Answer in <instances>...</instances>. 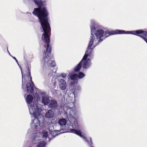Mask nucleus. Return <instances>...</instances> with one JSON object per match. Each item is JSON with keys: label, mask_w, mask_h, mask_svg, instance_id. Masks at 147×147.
<instances>
[{"label": "nucleus", "mask_w": 147, "mask_h": 147, "mask_svg": "<svg viewBox=\"0 0 147 147\" xmlns=\"http://www.w3.org/2000/svg\"><path fill=\"white\" fill-rule=\"evenodd\" d=\"M41 28V30L43 33L42 34V38L45 43V48L46 51H44L43 54V58L41 61V65L43 67L42 73L46 72L50 69V67H53L55 65V62L51 60L50 58L51 46H49L50 35L51 34V29L48 19H39Z\"/></svg>", "instance_id": "1"}, {"label": "nucleus", "mask_w": 147, "mask_h": 147, "mask_svg": "<svg viewBox=\"0 0 147 147\" xmlns=\"http://www.w3.org/2000/svg\"><path fill=\"white\" fill-rule=\"evenodd\" d=\"M73 107L67 108V111L69 112L68 116L69 120L71 125H69L67 123L66 120L64 119L59 120L58 123L61 125V130H65V131L75 133L84 139L85 141L88 142L86 137L82 135L81 130L79 129L77 122V116L76 115V107L73 102L72 103Z\"/></svg>", "instance_id": "2"}, {"label": "nucleus", "mask_w": 147, "mask_h": 147, "mask_svg": "<svg viewBox=\"0 0 147 147\" xmlns=\"http://www.w3.org/2000/svg\"><path fill=\"white\" fill-rule=\"evenodd\" d=\"M98 24L93 20L91 21L90 28L91 34L90 41L92 40L95 45H98L100 41H102L110 35L117 34H125V31L123 30H116L110 31L106 30L98 29Z\"/></svg>", "instance_id": "3"}, {"label": "nucleus", "mask_w": 147, "mask_h": 147, "mask_svg": "<svg viewBox=\"0 0 147 147\" xmlns=\"http://www.w3.org/2000/svg\"><path fill=\"white\" fill-rule=\"evenodd\" d=\"M33 99L32 96L28 95L27 96L26 100L28 104L30 113L34 116V118L31 123V126L33 128L37 129L43 126L45 119L42 115L40 113L41 110V108L38 107L36 102H32Z\"/></svg>", "instance_id": "4"}, {"label": "nucleus", "mask_w": 147, "mask_h": 147, "mask_svg": "<svg viewBox=\"0 0 147 147\" xmlns=\"http://www.w3.org/2000/svg\"><path fill=\"white\" fill-rule=\"evenodd\" d=\"M38 7L34 8L32 13L38 18H48L49 13L46 7L43 6L42 0H34Z\"/></svg>", "instance_id": "5"}, {"label": "nucleus", "mask_w": 147, "mask_h": 147, "mask_svg": "<svg viewBox=\"0 0 147 147\" xmlns=\"http://www.w3.org/2000/svg\"><path fill=\"white\" fill-rule=\"evenodd\" d=\"M21 73L22 76V87L23 88V85L27 81H30L31 82H28L27 83L26 85V87L27 89V92L28 93H33L34 89H33L34 86L33 82L32 81V78L30 76V72L29 69H27V72L26 74L23 75L22 74V70H21Z\"/></svg>", "instance_id": "6"}, {"label": "nucleus", "mask_w": 147, "mask_h": 147, "mask_svg": "<svg viewBox=\"0 0 147 147\" xmlns=\"http://www.w3.org/2000/svg\"><path fill=\"white\" fill-rule=\"evenodd\" d=\"M91 59L89 58H88L86 57V56H84L82 60L74 68V70L75 72L78 71L81 68L82 66L84 69L88 68L91 66Z\"/></svg>", "instance_id": "7"}, {"label": "nucleus", "mask_w": 147, "mask_h": 147, "mask_svg": "<svg viewBox=\"0 0 147 147\" xmlns=\"http://www.w3.org/2000/svg\"><path fill=\"white\" fill-rule=\"evenodd\" d=\"M125 34H130L137 35L142 38L147 43V31H144L141 30L132 31H125Z\"/></svg>", "instance_id": "8"}, {"label": "nucleus", "mask_w": 147, "mask_h": 147, "mask_svg": "<svg viewBox=\"0 0 147 147\" xmlns=\"http://www.w3.org/2000/svg\"><path fill=\"white\" fill-rule=\"evenodd\" d=\"M92 40L90 41L89 44L88 45L87 51L86 52L85 55L84 56H86V57L88 58V56L89 57L92 55V51L94 47L97 45H95L93 42H92Z\"/></svg>", "instance_id": "9"}, {"label": "nucleus", "mask_w": 147, "mask_h": 147, "mask_svg": "<svg viewBox=\"0 0 147 147\" xmlns=\"http://www.w3.org/2000/svg\"><path fill=\"white\" fill-rule=\"evenodd\" d=\"M41 102L44 105H47L49 103L50 100L49 95L46 94V93L44 92L41 93Z\"/></svg>", "instance_id": "10"}, {"label": "nucleus", "mask_w": 147, "mask_h": 147, "mask_svg": "<svg viewBox=\"0 0 147 147\" xmlns=\"http://www.w3.org/2000/svg\"><path fill=\"white\" fill-rule=\"evenodd\" d=\"M49 128V130L51 131V134L54 137H55L58 134H60L61 133L64 132L63 131L61 132V130H55L54 127L52 124H50Z\"/></svg>", "instance_id": "11"}, {"label": "nucleus", "mask_w": 147, "mask_h": 147, "mask_svg": "<svg viewBox=\"0 0 147 147\" xmlns=\"http://www.w3.org/2000/svg\"><path fill=\"white\" fill-rule=\"evenodd\" d=\"M49 107L52 109H57L58 105L57 101L55 100H52L49 102Z\"/></svg>", "instance_id": "12"}, {"label": "nucleus", "mask_w": 147, "mask_h": 147, "mask_svg": "<svg viewBox=\"0 0 147 147\" xmlns=\"http://www.w3.org/2000/svg\"><path fill=\"white\" fill-rule=\"evenodd\" d=\"M59 86L61 90H65L66 88V83L64 80L61 79L59 82Z\"/></svg>", "instance_id": "13"}, {"label": "nucleus", "mask_w": 147, "mask_h": 147, "mask_svg": "<svg viewBox=\"0 0 147 147\" xmlns=\"http://www.w3.org/2000/svg\"><path fill=\"white\" fill-rule=\"evenodd\" d=\"M53 111L51 110H49L46 113L45 116L47 118H52L54 116Z\"/></svg>", "instance_id": "14"}, {"label": "nucleus", "mask_w": 147, "mask_h": 147, "mask_svg": "<svg viewBox=\"0 0 147 147\" xmlns=\"http://www.w3.org/2000/svg\"><path fill=\"white\" fill-rule=\"evenodd\" d=\"M71 79L72 80H75L73 82H72L71 83V85H73L74 84L76 83V81L75 80L78 79V75L76 74H74L70 76Z\"/></svg>", "instance_id": "15"}, {"label": "nucleus", "mask_w": 147, "mask_h": 147, "mask_svg": "<svg viewBox=\"0 0 147 147\" xmlns=\"http://www.w3.org/2000/svg\"><path fill=\"white\" fill-rule=\"evenodd\" d=\"M42 134L43 140L46 141H48L49 140V138L48 137V132L46 130H44L42 132Z\"/></svg>", "instance_id": "16"}, {"label": "nucleus", "mask_w": 147, "mask_h": 147, "mask_svg": "<svg viewBox=\"0 0 147 147\" xmlns=\"http://www.w3.org/2000/svg\"><path fill=\"white\" fill-rule=\"evenodd\" d=\"M38 134L36 136H35L33 140V142L35 144L38 143L40 142L41 141V139L40 138V137L39 136H38Z\"/></svg>", "instance_id": "17"}, {"label": "nucleus", "mask_w": 147, "mask_h": 147, "mask_svg": "<svg viewBox=\"0 0 147 147\" xmlns=\"http://www.w3.org/2000/svg\"><path fill=\"white\" fill-rule=\"evenodd\" d=\"M47 144L46 142L45 141H40L37 145L36 147H45Z\"/></svg>", "instance_id": "18"}, {"label": "nucleus", "mask_w": 147, "mask_h": 147, "mask_svg": "<svg viewBox=\"0 0 147 147\" xmlns=\"http://www.w3.org/2000/svg\"><path fill=\"white\" fill-rule=\"evenodd\" d=\"M85 76V74L82 72H80L79 73L78 75V77L79 79H81L83 78Z\"/></svg>", "instance_id": "19"}, {"label": "nucleus", "mask_w": 147, "mask_h": 147, "mask_svg": "<svg viewBox=\"0 0 147 147\" xmlns=\"http://www.w3.org/2000/svg\"><path fill=\"white\" fill-rule=\"evenodd\" d=\"M81 90L80 86L79 85L76 86L74 89V91L76 92L80 91Z\"/></svg>", "instance_id": "20"}, {"label": "nucleus", "mask_w": 147, "mask_h": 147, "mask_svg": "<svg viewBox=\"0 0 147 147\" xmlns=\"http://www.w3.org/2000/svg\"><path fill=\"white\" fill-rule=\"evenodd\" d=\"M34 97L36 99H37V100H39L40 99V98L38 94L36 93H35V94L34 95Z\"/></svg>", "instance_id": "21"}, {"label": "nucleus", "mask_w": 147, "mask_h": 147, "mask_svg": "<svg viewBox=\"0 0 147 147\" xmlns=\"http://www.w3.org/2000/svg\"><path fill=\"white\" fill-rule=\"evenodd\" d=\"M67 75L66 74L62 73L61 74V76L63 78H65L67 76Z\"/></svg>", "instance_id": "22"}, {"label": "nucleus", "mask_w": 147, "mask_h": 147, "mask_svg": "<svg viewBox=\"0 0 147 147\" xmlns=\"http://www.w3.org/2000/svg\"><path fill=\"white\" fill-rule=\"evenodd\" d=\"M90 140L91 144H90V146H91L93 145V144H92V138L91 137L90 138Z\"/></svg>", "instance_id": "23"}, {"label": "nucleus", "mask_w": 147, "mask_h": 147, "mask_svg": "<svg viewBox=\"0 0 147 147\" xmlns=\"http://www.w3.org/2000/svg\"><path fill=\"white\" fill-rule=\"evenodd\" d=\"M30 129L28 130V132L27 133V135H30L31 134H30Z\"/></svg>", "instance_id": "24"}, {"label": "nucleus", "mask_w": 147, "mask_h": 147, "mask_svg": "<svg viewBox=\"0 0 147 147\" xmlns=\"http://www.w3.org/2000/svg\"><path fill=\"white\" fill-rule=\"evenodd\" d=\"M53 71H51V72L49 73L48 75L49 76H51L53 74Z\"/></svg>", "instance_id": "25"}, {"label": "nucleus", "mask_w": 147, "mask_h": 147, "mask_svg": "<svg viewBox=\"0 0 147 147\" xmlns=\"http://www.w3.org/2000/svg\"><path fill=\"white\" fill-rule=\"evenodd\" d=\"M13 58L14 59H15V60H16V62L18 64V61H17V60L16 59V57H13Z\"/></svg>", "instance_id": "26"}, {"label": "nucleus", "mask_w": 147, "mask_h": 147, "mask_svg": "<svg viewBox=\"0 0 147 147\" xmlns=\"http://www.w3.org/2000/svg\"><path fill=\"white\" fill-rule=\"evenodd\" d=\"M61 108L62 109V107L61 106L60 107V108L59 109V111H62V110L61 109Z\"/></svg>", "instance_id": "27"}, {"label": "nucleus", "mask_w": 147, "mask_h": 147, "mask_svg": "<svg viewBox=\"0 0 147 147\" xmlns=\"http://www.w3.org/2000/svg\"><path fill=\"white\" fill-rule=\"evenodd\" d=\"M27 13L28 14H30V15H31V14L30 13H29L27 12Z\"/></svg>", "instance_id": "28"}, {"label": "nucleus", "mask_w": 147, "mask_h": 147, "mask_svg": "<svg viewBox=\"0 0 147 147\" xmlns=\"http://www.w3.org/2000/svg\"><path fill=\"white\" fill-rule=\"evenodd\" d=\"M47 0H43L44 2H45V1H46Z\"/></svg>", "instance_id": "29"}]
</instances>
